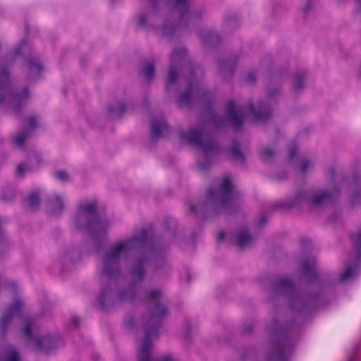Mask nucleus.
I'll use <instances>...</instances> for the list:
<instances>
[{
    "instance_id": "nucleus-1",
    "label": "nucleus",
    "mask_w": 361,
    "mask_h": 361,
    "mask_svg": "<svg viewBox=\"0 0 361 361\" xmlns=\"http://www.w3.org/2000/svg\"><path fill=\"white\" fill-rule=\"evenodd\" d=\"M161 296L160 290H153L142 298L147 304L148 313L144 317L145 336L137 350L138 361H175L169 355H162L157 359H152L151 356V338L158 336L157 330L164 317L168 313L167 306L161 302Z\"/></svg>"
},
{
    "instance_id": "nucleus-2",
    "label": "nucleus",
    "mask_w": 361,
    "mask_h": 361,
    "mask_svg": "<svg viewBox=\"0 0 361 361\" xmlns=\"http://www.w3.org/2000/svg\"><path fill=\"white\" fill-rule=\"evenodd\" d=\"M134 250L152 252V240L145 229H141L126 240L111 246L104 255L102 267L103 283H114L121 274V259Z\"/></svg>"
},
{
    "instance_id": "nucleus-3",
    "label": "nucleus",
    "mask_w": 361,
    "mask_h": 361,
    "mask_svg": "<svg viewBox=\"0 0 361 361\" xmlns=\"http://www.w3.org/2000/svg\"><path fill=\"white\" fill-rule=\"evenodd\" d=\"M240 200L233 190V185L228 177H224L217 190L209 188L207 191V201L196 206L189 203V212L200 218H206L209 209L214 214L223 212L232 213L240 207Z\"/></svg>"
},
{
    "instance_id": "nucleus-4",
    "label": "nucleus",
    "mask_w": 361,
    "mask_h": 361,
    "mask_svg": "<svg viewBox=\"0 0 361 361\" xmlns=\"http://www.w3.org/2000/svg\"><path fill=\"white\" fill-rule=\"evenodd\" d=\"M95 202H84L78 209L74 225L80 231L88 233L96 243H102L106 237L109 222L99 216Z\"/></svg>"
},
{
    "instance_id": "nucleus-5",
    "label": "nucleus",
    "mask_w": 361,
    "mask_h": 361,
    "mask_svg": "<svg viewBox=\"0 0 361 361\" xmlns=\"http://www.w3.org/2000/svg\"><path fill=\"white\" fill-rule=\"evenodd\" d=\"M226 118L230 125L235 130L240 129L244 124L245 116H252L256 121H264L271 116V108L267 104L260 102L256 110L252 102L243 106H236L233 101H228L225 106Z\"/></svg>"
},
{
    "instance_id": "nucleus-6",
    "label": "nucleus",
    "mask_w": 361,
    "mask_h": 361,
    "mask_svg": "<svg viewBox=\"0 0 361 361\" xmlns=\"http://www.w3.org/2000/svg\"><path fill=\"white\" fill-rule=\"evenodd\" d=\"M296 327L293 322L279 324L273 326L274 337L272 341L273 352L269 355L267 361H288L293 351V341L291 335Z\"/></svg>"
},
{
    "instance_id": "nucleus-7",
    "label": "nucleus",
    "mask_w": 361,
    "mask_h": 361,
    "mask_svg": "<svg viewBox=\"0 0 361 361\" xmlns=\"http://www.w3.org/2000/svg\"><path fill=\"white\" fill-rule=\"evenodd\" d=\"M30 97L28 89L13 91L10 84L9 71L4 62L0 61V104L7 102L15 111H18Z\"/></svg>"
},
{
    "instance_id": "nucleus-8",
    "label": "nucleus",
    "mask_w": 361,
    "mask_h": 361,
    "mask_svg": "<svg viewBox=\"0 0 361 361\" xmlns=\"http://www.w3.org/2000/svg\"><path fill=\"white\" fill-rule=\"evenodd\" d=\"M273 293L285 295L290 300L291 309L295 312H305L311 310L314 301L300 295L289 279L281 277L273 286Z\"/></svg>"
},
{
    "instance_id": "nucleus-9",
    "label": "nucleus",
    "mask_w": 361,
    "mask_h": 361,
    "mask_svg": "<svg viewBox=\"0 0 361 361\" xmlns=\"http://www.w3.org/2000/svg\"><path fill=\"white\" fill-rule=\"evenodd\" d=\"M145 262L146 259L142 258L133 265L130 271L131 283L127 289L118 293V298L119 300H135L137 298L139 285L142 283L145 275L144 267Z\"/></svg>"
},
{
    "instance_id": "nucleus-10",
    "label": "nucleus",
    "mask_w": 361,
    "mask_h": 361,
    "mask_svg": "<svg viewBox=\"0 0 361 361\" xmlns=\"http://www.w3.org/2000/svg\"><path fill=\"white\" fill-rule=\"evenodd\" d=\"M190 75L188 79V87L185 92H183L178 97L177 102L180 106H190L192 100L203 102L209 96L207 89L195 78V68L190 67Z\"/></svg>"
},
{
    "instance_id": "nucleus-11",
    "label": "nucleus",
    "mask_w": 361,
    "mask_h": 361,
    "mask_svg": "<svg viewBox=\"0 0 361 361\" xmlns=\"http://www.w3.org/2000/svg\"><path fill=\"white\" fill-rule=\"evenodd\" d=\"M172 11L179 14V26L188 27L198 22L201 12L191 11V0H171Z\"/></svg>"
},
{
    "instance_id": "nucleus-12",
    "label": "nucleus",
    "mask_w": 361,
    "mask_h": 361,
    "mask_svg": "<svg viewBox=\"0 0 361 361\" xmlns=\"http://www.w3.org/2000/svg\"><path fill=\"white\" fill-rule=\"evenodd\" d=\"M203 136L204 133L201 129H191L188 133L180 132V137L183 140L200 148L204 152L205 157L214 154L217 151L214 140L204 141L202 138Z\"/></svg>"
},
{
    "instance_id": "nucleus-13",
    "label": "nucleus",
    "mask_w": 361,
    "mask_h": 361,
    "mask_svg": "<svg viewBox=\"0 0 361 361\" xmlns=\"http://www.w3.org/2000/svg\"><path fill=\"white\" fill-rule=\"evenodd\" d=\"M34 323L35 321L32 318H25V326L23 329V334L27 336L30 341H32L35 343V347L38 350L48 353L52 349L55 348L58 341L57 338L50 336H44L42 338H36L33 336L32 328L34 325Z\"/></svg>"
},
{
    "instance_id": "nucleus-14",
    "label": "nucleus",
    "mask_w": 361,
    "mask_h": 361,
    "mask_svg": "<svg viewBox=\"0 0 361 361\" xmlns=\"http://www.w3.org/2000/svg\"><path fill=\"white\" fill-rule=\"evenodd\" d=\"M187 56V50L184 47L175 48L170 56V67L167 72L166 89L173 84L178 78L177 71Z\"/></svg>"
},
{
    "instance_id": "nucleus-15",
    "label": "nucleus",
    "mask_w": 361,
    "mask_h": 361,
    "mask_svg": "<svg viewBox=\"0 0 361 361\" xmlns=\"http://www.w3.org/2000/svg\"><path fill=\"white\" fill-rule=\"evenodd\" d=\"M334 195H335L334 194ZM333 194L329 191L323 190L318 192H313L310 190H300L297 194L295 204H299L301 202H307L312 205L319 206L321 204L331 201Z\"/></svg>"
},
{
    "instance_id": "nucleus-16",
    "label": "nucleus",
    "mask_w": 361,
    "mask_h": 361,
    "mask_svg": "<svg viewBox=\"0 0 361 361\" xmlns=\"http://www.w3.org/2000/svg\"><path fill=\"white\" fill-rule=\"evenodd\" d=\"M23 301L16 298L13 303L7 307L0 321V334L4 336L8 331V327L13 319L20 314Z\"/></svg>"
},
{
    "instance_id": "nucleus-17",
    "label": "nucleus",
    "mask_w": 361,
    "mask_h": 361,
    "mask_svg": "<svg viewBox=\"0 0 361 361\" xmlns=\"http://www.w3.org/2000/svg\"><path fill=\"white\" fill-rule=\"evenodd\" d=\"M27 78L32 81L36 80L42 71L43 66L39 59L30 57L26 60Z\"/></svg>"
},
{
    "instance_id": "nucleus-18",
    "label": "nucleus",
    "mask_w": 361,
    "mask_h": 361,
    "mask_svg": "<svg viewBox=\"0 0 361 361\" xmlns=\"http://www.w3.org/2000/svg\"><path fill=\"white\" fill-rule=\"evenodd\" d=\"M235 244L243 249L250 246L254 243V238L249 233L246 228L237 231L234 235Z\"/></svg>"
},
{
    "instance_id": "nucleus-19",
    "label": "nucleus",
    "mask_w": 361,
    "mask_h": 361,
    "mask_svg": "<svg viewBox=\"0 0 361 361\" xmlns=\"http://www.w3.org/2000/svg\"><path fill=\"white\" fill-rule=\"evenodd\" d=\"M352 243L351 257L355 258L356 264L361 261V227L350 233Z\"/></svg>"
},
{
    "instance_id": "nucleus-20",
    "label": "nucleus",
    "mask_w": 361,
    "mask_h": 361,
    "mask_svg": "<svg viewBox=\"0 0 361 361\" xmlns=\"http://www.w3.org/2000/svg\"><path fill=\"white\" fill-rule=\"evenodd\" d=\"M29 128L23 130L20 134L14 135L13 140L14 143L20 147L24 145L25 140L29 136L30 133L35 129L37 124V118L35 116H30L28 118Z\"/></svg>"
},
{
    "instance_id": "nucleus-21",
    "label": "nucleus",
    "mask_w": 361,
    "mask_h": 361,
    "mask_svg": "<svg viewBox=\"0 0 361 361\" xmlns=\"http://www.w3.org/2000/svg\"><path fill=\"white\" fill-rule=\"evenodd\" d=\"M47 204L49 209L53 214H59L64 209V202L63 199L56 194L49 197Z\"/></svg>"
},
{
    "instance_id": "nucleus-22",
    "label": "nucleus",
    "mask_w": 361,
    "mask_h": 361,
    "mask_svg": "<svg viewBox=\"0 0 361 361\" xmlns=\"http://www.w3.org/2000/svg\"><path fill=\"white\" fill-rule=\"evenodd\" d=\"M168 128V125L163 118L160 120H153L151 124V134L152 138L155 140L159 138Z\"/></svg>"
},
{
    "instance_id": "nucleus-23",
    "label": "nucleus",
    "mask_w": 361,
    "mask_h": 361,
    "mask_svg": "<svg viewBox=\"0 0 361 361\" xmlns=\"http://www.w3.org/2000/svg\"><path fill=\"white\" fill-rule=\"evenodd\" d=\"M302 274L310 280L317 278V275L315 271V262L314 259L310 260L305 259L300 265Z\"/></svg>"
},
{
    "instance_id": "nucleus-24",
    "label": "nucleus",
    "mask_w": 361,
    "mask_h": 361,
    "mask_svg": "<svg viewBox=\"0 0 361 361\" xmlns=\"http://www.w3.org/2000/svg\"><path fill=\"white\" fill-rule=\"evenodd\" d=\"M113 295L112 288L109 287V284L102 288L98 298L99 305L102 309L106 307L107 303L112 302Z\"/></svg>"
},
{
    "instance_id": "nucleus-25",
    "label": "nucleus",
    "mask_w": 361,
    "mask_h": 361,
    "mask_svg": "<svg viewBox=\"0 0 361 361\" xmlns=\"http://www.w3.org/2000/svg\"><path fill=\"white\" fill-rule=\"evenodd\" d=\"M360 266H361V261H358L356 264L355 258L351 257L350 260L347 262L346 269L340 274L339 281L344 282L348 280L352 276L353 269Z\"/></svg>"
},
{
    "instance_id": "nucleus-26",
    "label": "nucleus",
    "mask_w": 361,
    "mask_h": 361,
    "mask_svg": "<svg viewBox=\"0 0 361 361\" xmlns=\"http://www.w3.org/2000/svg\"><path fill=\"white\" fill-rule=\"evenodd\" d=\"M200 37L203 43L206 44L215 45L220 42V36L210 30L202 31Z\"/></svg>"
},
{
    "instance_id": "nucleus-27",
    "label": "nucleus",
    "mask_w": 361,
    "mask_h": 361,
    "mask_svg": "<svg viewBox=\"0 0 361 361\" xmlns=\"http://www.w3.org/2000/svg\"><path fill=\"white\" fill-rule=\"evenodd\" d=\"M27 209L30 211H35L40 204V197L38 192L30 193L25 199Z\"/></svg>"
},
{
    "instance_id": "nucleus-28",
    "label": "nucleus",
    "mask_w": 361,
    "mask_h": 361,
    "mask_svg": "<svg viewBox=\"0 0 361 361\" xmlns=\"http://www.w3.org/2000/svg\"><path fill=\"white\" fill-rule=\"evenodd\" d=\"M229 154L231 157L239 162L243 163L245 161V157L240 148V144L237 142H233L232 147L229 149Z\"/></svg>"
},
{
    "instance_id": "nucleus-29",
    "label": "nucleus",
    "mask_w": 361,
    "mask_h": 361,
    "mask_svg": "<svg viewBox=\"0 0 361 361\" xmlns=\"http://www.w3.org/2000/svg\"><path fill=\"white\" fill-rule=\"evenodd\" d=\"M236 64V60L235 59H229V60H225V61H219L218 66L220 71L221 72H226L230 73L231 75H233L234 68Z\"/></svg>"
},
{
    "instance_id": "nucleus-30",
    "label": "nucleus",
    "mask_w": 361,
    "mask_h": 361,
    "mask_svg": "<svg viewBox=\"0 0 361 361\" xmlns=\"http://www.w3.org/2000/svg\"><path fill=\"white\" fill-rule=\"evenodd\" d=\"M3 361H20L18 351L14 347H8L4 353Z\"/></svg>"
},
{
    "instance_id": "nucleus-31",
    "label": "nucleus",
    "mask_w": 361,
    "mask_h": 361,
    "mask_svg": "<svg viewBox=\"0 0 361 361\" xmlns=\"http://www.w3.org/2000/svg\"><path fill=\"white\" fill-rule=\"evenodd\" d=\"M210 121L216 128H221L226 124V120L221 116L216 114L213 111H210Z\"/></svg>"
},
{
    "instance_id": "nucleus-32",
    "label": "nucleus",
    "mask_w": 361,
    "mask_h": 361,
    "mask_svg": "<svg viewBox=\"0 0 361 361\" xmlns=\"http://www.w3.org/2000/svg\"><path fill=\"white\" fill-rule=\"evenodd\" d=\"M306 73L305 71H300L295 74V80L293 82V88L295 92H299L303 88V82Z\"/></svg>"
},
{
    "instance_id": "nucleus-33",
    "label": "nucleus",
    "mask_w": 361,
    "mask_h": 361,
    "mask_svg": "<svg viewBox=\"0 0 361 361\" xmlns=\"http://www.w3.org/2000/svg\"><path fill=\"white\" fill-rule=\"evenodd\" d=\"M142 73L149 81L154 75V65L152 62H146L144 65Z\"/></svg>"
},
{
    "instance_id": "nucleus-34",
    "label": "nucleus",
    "mask_w": 361,
    "mask_h": 361,
    "mask_svg": "<svg viewBox=\"0 0 361 361\" xmlns=\"http://www.w3.org/2000/svg\"><path fill=\"white\" fill-rule=\"evenodd\" d=\"M126 106L122 102H120L116 105L110 107V111L118 116H121L126 111Z\"/></svg>"
},
{
    "instance_id": "nucleus-35",
    "label": "nucleus",
    "mask_w": 361,
    "mask_h": 361,
    "mask_svg": "<svg viewBox=\"0 0 361 361\" xmlns=\"http://www.w3.org/2000/svg\"><path fill=\"white\" fill-rule=\"evenodd\" d=\"M274 151L267 147L263 148L260 152L262 159L265 161L271 160L274 157Z\"/></svg>"
},
{
    "instance_id": "nucleus-36",
    "label": "nucleus",
    "mask_w": 361,
    "mask_h": 361,
    "mask_svg": "<svg viewBox=\"0 0 361 361\" xmlns=\"http://www.w3.org/2000/svg\"><path fill=\"white\" fill-rule=\"evenodd\" d=\"M54 177L61 182H68L69 180L68 174L63 170L56 171L54 173Z\"/></svg>"
},
{
    "instance_id": "nucleus-37",
    "label": "nucleus",
    "mask_w": 361,
    "mask_h": 361,
    "mask_svg": "<svg viewBox=\"0 0 361 361\" xmlns=\"http://www.w3.org/2000/svg\"><path fill=\"white\" fill-rule=\"evenodd\" d=\"M175 30V26L169 23L164 24L161 27V32L163 35L166 36L171 35Z\"/></svg>"
},
{
    "instance_id": "nucleus-38",
    "label": "nucleus",
    "mask_w": 361,
    "mask_h": 361,
    "mask_svg": "<svg viewBox=\"0 0 361 361\" xmlns=\"http://www.w3.org/2000/svg\"><path fill=\"white\" fill-rule=\"evenodd\" d=\"M346 361H361L360 357L357 354L356 348L348 353Z\"/></svg>"
},
{
    "instance_id": "nucleus-39",
    "label": "nucleus",
    "mask_w": 361,
    "mask_h": 361,
    "mask_svg": "<svg viewBox=\"0 0 361 361\" xmlns=\"http://www.w3.org/2000/svg\"><path fill=\"white\" fill-rule=\"evenodd\" d=\"M297 152H298V146H297L296 143H295V142L291 143L289 146V154H288L289 159H293L294 157L296 155Z\"/></svg>"
},
{
    "instance_id": "nucleus-40",
    "label": "nucleus",
    "mask_w": 361,
    "mask_h": 361,
    "mask_svg": "<svg viewBox=\"0 0 361 361\" xmlns=\"http://www.w3.org/2000/svg\"><path fill=\"white\" fill-rule=\"evenodd\" d=\"M244 79L247 83L252 84L256 81V75L255 73L249 72L245 74Z\"/></svg>"
},
{
    "instance_id": "nucleus-41",
    "label": "nucleus",
    "mask_w": 361,
    "mask_h": 361,
    "mask_svg": "<svg viewBox=\"0 0 361 361\" xmlns=\"http://www.w3.org/2000/svg\"><path fill=\"white\" fill-rule=\"evenodd\" d=\"M28 167L23 164H18L16 168V173L23 176L24 172L28 171Z\"/></svg>"
},
{
    "instance_id": "nucleus-42",
    "label": "nucleus",
    "mask_w": 361,
    "mask_h": 361,
    "mask_svg": "<svg viewBox=\"0 0 361 361\" xmlns=\"http://www.w3.org/2000/svg\"><path fill=\"white\" fill-rule=\"evenodd\" d=\"M80 323L79 319L77 317H73L68 322V326L71 329H75L78 326Z\"/></svg>"
},
{
    "instance_id": "nucleus-43",
    "label": "nucleus",
    "mask_w": 361,
    "mask_h": 361,
    "mask_svg": "<svg viewBox=\"0 0 361 361\" xmlns=\"http://www.w3.org/2000/svg\"><path fill=\"white\" fill-rule=\"evenodd\" d=\"M309 166H310V161L308 159H304L301 160L300 171L302 173H305Z\"/></svg>"
},
{
    "instance_id": "nucleus-44",
    "label": "nucleus",
    "mask_w": 361,
    "mask_h": 361,
    "mask_svg": "<svg viewBox=\"0 0 361 361\" xmlns=\"http://www.w3.org/2000/svg\"><path fill=\"white\" fill-rule=\"evenodd\" d=\"M280 94V91L278 88L269 90V97L270 99H274L277 97Z\"/></svg>"
},
{
    "instance_id": "nucleus-45",
    "label": "nucleus",
    "mask_w": 361,
    "mask_h": 361,
    "mask_svg": "<svg viewBox=\"0 0 361 361\" xmlns=\"http://www.w3.org/2000/svg\"><path fill=\"white\" fill-rule=\"evenodd\" d=\"M138 25L140 26H145L146 25V18L144 15H140L139 16Z\"/></svg>"
},
{
    "instance_id": "nucleus-46",
    "label": "nucleus",
    "mask_w": 361,
    "mask_h": 361,
    "mask_svg": "<svg viewBox=\"0 0 361 361\" xmlns=\"http://www.w3.org/2000/svg\"><path fill=\"white\" fill-rule=\"evenodd\" d=\"M312 1L308 0L307 2L306 3L305 6L303 7V11L305 13H307L309 11V10L310 9V8L312 7Z\"/></svg>"
},
{
    "instance_id": "nucleus-47",
    "label": "nucleus",
    "mask_w": 361,
    "mask_h": 361,
    "mask_svg": "<svg viewBox=\"0 0 361 361\" xmlns=\"http://www.w3.org/2000/svg\"><path fill=\"white\" fill-rule=\"evenodd\" d=\"M266 221H267V217L264 215L262 216L258 221V226H262Z\"/></svg>"
},
{
    "instance_id": "nucleus-48",
    "label": "nucleus",
    "mask_w": 361,
    "mask_h": 361,
    "mask_svg": "<svg viewBox=\"0 0 361 361\" xmlns=\"http://www.w3.org/2000/svg\"><path fill=\"white\" fill-rule=\"evenodd\" d=\"M225 237V233L224 231H221L217 234V240H222Z\"/></svg>"
},
{
    "instance_id": "nucleus-49",
    "label": "nucleus",
    "mask_w": 361,
    "mask_h": 361,
    "mask_svg": "<svg viewBox=\"0 0 361 361\" xmlns=\"http://www.w3.org/2000/svg\"><path fill=\"white\" fill-rule=\"evenodd\" d=\"M228 24L233 25L235 28L238 27V22L235 19L229 20Z\"/></svg>"
},
{
    "instance_id": "nucleus-50",
    "label": "nucleus",
    "mask_w": 361,
    "mask_h": 361,
    "mask_svg": "<svg viewBox=\"0 0 361 361\" xmlns=\"http://www.w3.org/2000/svg\"><path fill=\"white\" fill-rule=\"evenodd\" d=\"M149 1H150V2H151L152 5L153 6H155V4H156V2H157V0H149Z\"/></svg>"
},
{
    "instance_id": "nucleus-51",
    "label": "nucleus",
    "mask_w": 361,
    "mask_h": 361,
    "mask_svg": "<svg viewBox=\"0 0 361 361\" xmlns=\"http://www.w3.org/2000/svg\"><path fill=\"white\" fill-rule=\"evenodd\" d=\"M200 166L202 169H207V166L204 165L203 164H200Z\"/></svg>"
},
{
    "instance_id": "nucleus-52",
    "label": "nucleus",
    "mask_w": 361,
    "mask_h": 361,
    "mask_svg": "<svg viewBox=\"0 0 361 361\" xmlns=\"http://www.w3.org/2000/svg\"><path fill=\"white\" fill-rule=\"evenodd\" d=\"M15 52L16 54H18L20 53V51L18 50V48H17L16 50H15Z\"/></svg>"
},
{
    "instance_id": "nucleus-53",
    "label": "nucleus",
    "mask_w": 361,
    "mask_h": 361,
    "mask_svg": "<svg viewBox=\"0 0 361 361\" xmlns=\"http://www.w3.org/2000/svg\"><path fill=\"white\" fill-rule=\"evenodd\" d=\"M331 173H332V174L334 176L335 174V170L334 169H331Z\"/></svg>"
},
{
    "instance_id": "nucleus-54",
    "label": "nucleus",
    "mask_w": 361,
    "mask_h": 361,
    "mask_svg": "<svg viewBox=\"0 0 361 361\" xmlns=\"http://www.w3.org/2000/svg\"><path fill=\"white\" fill-rule=\"evenodd\" d=\"M115 0H111L112 2H114Z\"/></svg>"
}]
</instances>
